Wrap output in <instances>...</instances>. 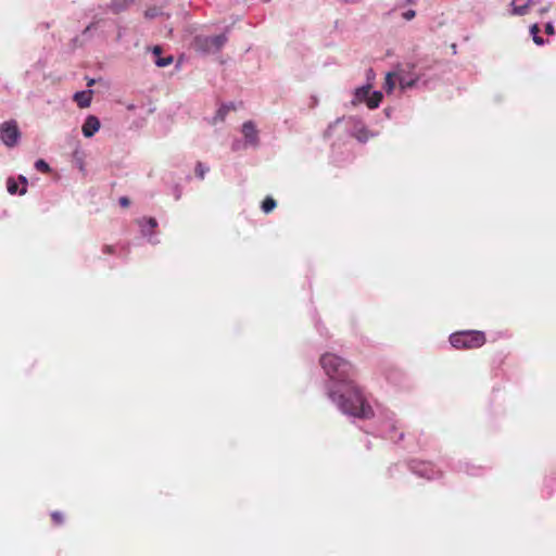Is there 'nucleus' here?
Masks as SVG:
<instances>
[{
    "instance_id": "nucleus-28",
    "label": "nucleus",
    "mask_w": 556,
    "mask_h": 556,
    "mask_svg": "<svg viewBox=\"0 0 556 556\" xmlns=\"http://www.w3.org/2000/svg\"><path fill=\"white\" fill-rule=\"evenodd\" d=\"M118 202L123 207H127L130 204V201L127 197H121Z\"/></svg>"
},
{
    "instance_id": "nucleus-19",
    "label": "nucleus",
    "mask_w": 556,
    "mask_h": 556,
    "mask_svg": "<svg viewBox=\"0 0 556 556\" xmlns=\"http://www.w3.org/2000/svg\"><path fill=\"white\" fill-rule=\"evenodd\" d=\"M248 147L249 146L245 143V141L241 139H233L231 142V150L235 152L247 149Z\"/></svg>"
},
{
    "instance_id": "nucleus-12",
    "label": "nucleus",
    "mask_w": 556,
    "mask_h": 556,
    "mask_svg": "<svg viewBox=\"0 0 556 556\" xmlns=\"http://www.w3.org/2000/svg\"><path fill=\"white\" fill-rule=\"evenodd\" d=\"M92 90H81L74 94V100L77 102L79 108H88L92 100Z\"/></svg>"
},
{
    "instance_id": "nucleus-9",
    "label": "nucleus",
    "mask_w": 556,
    "mask_h": 556,
    "mask_svg": "<svg viewBox=\"0 0 556 556\" xmlns=\"http://www.w3.org/2000/svg\"><path fill=\"white\" fill-rule=\"evenodd\" d=\"M396 79L399 81V86L402 90L410 89L413 87L418 86L420 81V76L412 73L410 71L406 72L405 70H400L396 74Z\"/></svg>"
},
{
    "instance_id": "nucleus-32",
    "label": "nucleus",
    "mask_w": 556,
    "mask_h": 556,
    "mask_svg": "<svg viewBox=\"0 0 556 556\" xmlns=\"http://www.w3.org/2000/svg\"><path fill=\"white\" fill-rule=\"evenodd\" d=\"M90 28H91V25L87 26V27L85 28V30H84V34L88 33V31L90 30Z\"/></svg>"
},
{
    "instance_id": "nucleus-29",
    "label": "nucleus",
    "mask_w": 556,
    "mask_h": 556,
    "mask_svg": "<svg viewBox=\"0 0 556 556\" xmlns=\"http://www.w3.org/2000/svg\"><path fill=\"white\" fill-rule=\"evenodd\" d=\"M551 9V5H545V7H542L540 10H539V13L540 14H545L549 11Z\"/></svg>"
},
{
    "instance_id": "nucleus-31",
    "label": "nucleus",
    "mask_w": 556,
    "mask_h": 556,
    "mask_svg": "<svg viewBox=\"0 0 556 556\" xmlns=\"http://www.w3.org/2000/svg\"><path fill=\"white\" fill-rule=\"evenodd\" d=\"M112 249H113V248H112L111 245H106V247L104 248V252H105V253H111V252H112Z\"/></svg>"
},
{
    "instance_id": "nucleus-6",
    "label": "nucleus",
    "mask_w": 556,
    "mask_h": 556,
    "mask_svg": "<svg viewBox=\"0 0 556 556\" xmlns=\"http://www.w3.org/2000/svg\"><path fill=\"white\" fill-rule=\"evenodd\" d=\"M0 140L8 148L17 146L21 140V131L14 119L7 121L0 125Z\"/></svg>"
},
{
    "instance_id": "nucleus-33",
    "label": "nucleus",
    "mask_w": 556,
    "mask_h": 556,
    "mask_svg": "<svg viewBox=\"0 0 556 556\" xmlns=\"http://www.w3.org/2000/svg\"><path fill=\"white\" fill-rule=\"evenodd\" d=\"M416 1H417V0H407V3H409V4H414V3H416Z\"/></svg>"
},
{
    "instance_id": "nucleus-1",
    "label": "nucleus",
    "mask_w": 556,
    "mask_h": 556,
    "mask_svg": "<svg viewBox=\"0 0 556 556\" xmlns=\"http://www.w3.org/2000/svg\"><path fill=\"white\" fill-rule=\"evenodd\" d=\"M320 365L328 377L326 393L328 399L344 415L353 419H370L375 410L361 388L353 380V366L333 353H325Z\"/></svg>"
},
{
    "instance_id": "nucleus-23",
    "label": "nucleus",
    "mask_w": 556,
    "mask_h": 556,
    "mask_svg": "<svg viewBox=\"0 0 556 556\" xmlns=\"http://www.w3.org/2000/svg\"><path fill=\"white\" fill-rule=\"evenodd\" d=\"M51 519H52V521H53V523H54L55 526H60V525H62V523H63V521H64V516H63V514H62V513H60V511H53V513L51 514Z\"/></svg>"
},
{
    "instance_id": "nucleus-3",
    "label": "nucleus",
    "mask_w": 556,
    "mask_h": 556,
    "mask_svg": "<svg viewBox=\"0 0 556 556\" xmlns=\"http://www.w3.org/2000/svg\"><path fill=\"white\" fill-rule=\"evenodd\" d=\"M343 121H345L351 126L350 132L353 137L356 138L358 142L365 143L369 140V138L377 136L376 132L369 131L361 119L353 116H350L348 118H337L333 123H331L328 126L327 130L325 131V136L330 137L333 128Z\"/></svg>"
},
{
    "instance_id": "nucleus-27",
    "label": "nucleus",
    "mask_w": 556,
    "mask_h": 556,
    "mask_svg": "<svg viewBox=\"0 0 556 556\" xmlns=\"http://www.w3.org/2000/svg\"><path fill=\"white\" fill-rule=\"evenodd\" d=\"M415 16H416V11H415V10H407L406 12H404V13H403V17H404L406 21H410V20H413Z\"/></svg>"
},
{
    "instance_id": "nucleus-17",
    "label": "nucleus",
    "mask_w": 556,
    "mask_h": 556,
    "mask_svg": "<svg viewBox=\"0 0 556 556\" xmlns=\"http://www.w3.org/2000/svg\"><path fill=\"white\" fill-rule=\"evenodd\" d=\"M194 170H195L197 177L202 180V179H204L205 175L208 173L210 167L202 162H198L195 164Z\"/></svg>"
},
{
    "instance_id": "nucleus-26",
    "label": "nucleus",
    "mask_w": 556,
    "mask_h": 556,
    "mask_svg": "<svg viewBox=\"0 0 556 556\" xmlns=\"http://www.w3.org/2000/svg\"><path fill=\"white\" fill-rule=\"evenodd\" d=\"M545 33L549 36H553L555 34V28H554L553 22H547L545 24Z\"/></svg>"
},
{
    "instance_id": "nucleus-22",
    "label": "nucleus",
    "mask_w": 556,
    "mask_h": 556,
    "mask_svg": "<svg viewBox=\"0 0 556 556\" xmlns=\"http://www.w3.org/2000/svg\"><path fill=\"white\" fill-rule=\"evenodd\" d=\"M35 168H36V169H38V170H40V172H43V173H48V172H50V166H49V164H48L45 160H42V159L37 160V161L35 162Z\"/></svg>"
},
{
    "instance_id": "nucleus-18",
    "label": "nucleus",
    "mask_w": 556,
    "mask_h": 556,
    "mask_svg": "<svg viewBox=\"0 0 556 556\" xmlns=\"http://www.w3.org/2000/svg\"><path fill=\"white\" fill-rule=\"evenodd\" d=\"M276 201L271 197H267L262 203V211L265 214H268L276 207Z\"/></svg>"
},
{
    "instance_id": "nucleus-15",
    "label": "nucleus",
    "mask_w": 556,
    "mask_h": 556,
    "mask_svg": "<svg viewBox=\"0 0 556 556\" xmlns=\"http://www.w3.org/2000/svg\"><path fill=\"white\" fill-rule=\"evenodd\" d=\"M134 0H112V2L110 3V9L114 12V13H119L124 10H126L130 3H132Z\"/></svg>"
},
{
    "instance_id": "nucleus-25",
    "label": "nucleus",
    "mask_w": 556,
    "mask_h": 556,
    "mask_svg": "<svg viewBox=\"0 0 556 556\" xmlns=\"http://www.w3.org/2000/svg\"><path fill=\"white\" fill-rule=\"evenodd\" d=\"M18 179H20V180H21V182L24 185V186L22 187V189L18 191V194L23 195V194H25V193H26V191H27V189H26L27 179H26V177H25V176H23V175H21V176L18 177Z\"/></svg>"
},
{
    "instance_id": "nucleus-7",
    "label": "nucleus",
    "mask_w": 556,
    "mask_h": 556,
    "mask_svg": "<svg viewBox=\"0 0 556 556\" xmlns=\"http://www.w3.org/2000/svg\"><path fill=\"white\" fill-rule=\"evenodd\" d=\"M241 132L243 140L251 148H257L260 146V136L256 125L253 121H247L241 126Z\"/></svg>"
},
{
    "instance_id": "nucleus-11",
    "label": "nucleus",
    "mask_w": 556,
    "mask_h": 556,
    "mask_svg": "<svg viewBox=\"0 0 556 556\" xmlns=\"http://www.w3.org/2000/svg\"><path fill=\"white\" fill-rule=\"evenodd\" d=\"M152 53L154 54L155 59H154V64L157 66V67H165L169 64L173 63L174 61V58L173 55H167V56H162L161 53H162V48L160 46H154L152 48Z\"/></svg>"
},
{
    "instance_id": "nucleus-14",
    "label": "nucleus",
    "mask_w": 556,
    "mask_h": 556,
    "mask_svg": "<svg viewBox=\"0 0 556 556\" xmlns=\"http://www.w3.org/2000/svg\"><path fill=\"white\" fill-rule=\"evenodd\" d=\"M235 109V105L232 103H224L222 104L218 110L216 111L212 123L217 124L218 122H224L227 114L230 112V110Z\"/></svg>"
},
{
    "instance_id": "nucleus-10",
    "label": "nucleus",
    "mask_w": 556,
    "mask_h": 556,
    "mask_svg": "<svg viewBox=\"0 0 556 556\" xmlns=\"http://www.w3.org/2000/svg\"><path fill=\"white\" fill-rule=\"evenodd\" d=\"M100 129V121L94 115H88L85 119L81 131L86 138H91Z\"/></svg>"
},
{
    "instance_id": "nucleus-8",
    "label": "nucleus",
    "mask_w": 556,
    "mask_h": 556,
    "mask_svg": "<svg viewBox=\"0 0 556 556\" xmlns=\"http://www.w3.org/2000/svg\"><path fill=\"white\" fill-rule=\"evenodd\" d=\"M140 232L142 237L152 244H157L160 241L153 236V229L157 227V220L154 217H141L138 219Z\"/></svg>"
},
{
    "instance_id": "nucleus-35",
    "label": "nucleus",
    "mask_w": 556,
    "mask_h": 556,
    "mask_svg": "<svg viewBox=\"0 0 556 556\" xmlns=\"http://www.w3.org/2000/svg\"><path fill=\"white\" fill-rule=\"evenodd\" d=\"M175 197H176V200H178L180 198V193H175Z\"/></svg>"
},
{
    "instance_id": "nucleus-5",
    "label": "nucleus",
    "mask_w": 556,
    "mask_h": 556,
    "mask_svg": "<svg viewBox=\"0 0 556 556\" xmlns=\"http://www.w3.org/2000/svg\"><path fill=\"white\" fill-rule=\"evenodd\" d=\"M227 42V36L219 34L216 36H197L194 38V48L201 53H216Z\"/></svg>"
},
{
    "instance_id": "nucleus-16",
    "label": "nucleus",
    "mask_w": 556,
    "mask_h": 556,
    "mask_svg": "<svg viewBox=\"0 0 556 556\" xmlns=\"http://www.w3.org/2000/svg\"><path fill=\"white\" fill-rule=\"evenodd\" d=\"M539 26L538 24H533L531 27H530V35L532 37V40L533 42L536 45V46H544L545 45V40L539 36Z\"/></svg>"
},
{
    "instance_id": "nucleus-30",
    "label": "nucleus",
    "mask_w": 556,
    "mask_h": 556,
    "mask_svg": "<svg viewBox=\"0 0 556 556\" xmlns=\"http://www.w3.org/2000/svg\"><path fill=\"white\" fill-rule=\"evenodd\" d=\"M146 16L152 18L155 16V13L151 11H146Z\"/></svg>"
},
{
    "instance_id": "nucleus-21",
    "label": "nucleus",
    "mask_w": 556,
    "mask_h": 556,
    "mask_svg": "<svg viewBox=\"0 0 556 556\" xmlns=\"http://www.w3.org/2000/svg\"><path fill=\"white\" fill-rule=\"evenodd\" d=\"M74 160L80 170H85V163L83 160V153L79 150H75L73 153Z\"/></svg>"
},
{
    "instance_id": "nucleus-24",
    "label": "nucleus",
    "mask_w": 556,
    "mask_h": 556,
    "mask_svg": "<svg viewBox=\"0 0 556 556\" xmlns=\"http://www.w3.org/2000/svg\"><path fill=\"white\" fill-rule=\"evenodd\" d=\"M394 84L395 83H394V79H393V75L391 73H388L387 77H386V89H387V91L393 90Z\"/></svg>"
},
{
    "instance_id": "nucleus-2",
    "label": "nucleus",
    "mask_w": 556,
    "mask_h": 556,
    "mask_svg": "<svg viewBox=\"0 0 556 556\" xmlns=\"http://www.w3.org/2000/svg\"><path fill=\"white\" fill-rule=\"evenodd\" d=\"M450 343L455 349H477L485 343V334L479 330H463L450 334Z\"/></svg>"
},
{
    "instance_id": "nucleus-20",
    "label": "nucleus",
    "mask_w": 556,
    "mask_h": 556,
    "mask_svg": "<svg viewBox=\"0 0 556 556\" xmlns=\"http://www.w3.org/2000/svg\"><path fill=\"white\" fill-rule=\"evenodd\" d=\"M7 189L10 194H16L20 190H17V184L14 178L10 177L7 181Z\"/></svg>"
},
{
    "instance_id": "nucleus-13",
    "label": "nucleus",
    "mask_w": 556,
    "mask_h": 556,
    "mask_svg": "<svg viewBox=\"0 0 556 556\" xmlns=\"http://www.w3.org/2000/svg\"><path fill=\"white\" fill-rule=\"evenodd\" d=\"M517 0H511V14L517 16H523L528 13L529 8L531 5L538 4L541 2V0H528L523 5L517 7L516 3Z\"/></svg>"
},
{
    "instance_id": "nucleus-4",
    "label": "nucleus",
    "mask_w": 556,
    "mask_h": 556,
    "mask_svg": "<svg viewBox=\"0 0 556 556\" xmlns=\"http://www.w3.org/2000/svg\"><path fill=\"white\" fill-rule=\"evenodd\" d=\"M381 100L382 92L377 90L371 91V86L368 84L354 90L351 105L356 106L361 103H366L369 109H376L379 106Z\"/></svg>"
},
{
    "instance_id": "nucleus-34",
    "label": "nucleus",
    "mask_w": 556,
    "mask_h": 556,
    "mask_svg": "<svg viewBox=\"0 0 556 556\" xmlns=\"http://www.w3.org/2000/svg\"><path fill=\"white\" fill-rule=\"evenodd\" d=\"M93 83H94V80H93V79L89 80L88 86H92V85H93Z\"/></svg>"
}]
</instances>
